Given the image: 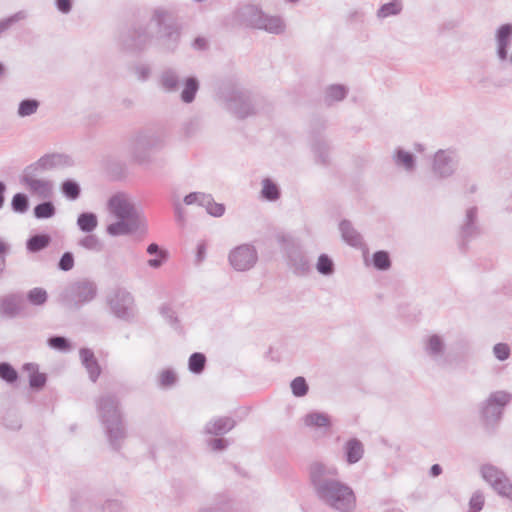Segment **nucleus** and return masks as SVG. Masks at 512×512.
Returning <instances> with one entry per match:
<instances>
[{"label":"nucleus","mask_w":512,"mask_h":512,"mask_svg":"<svg viewBox=\"0 0 512 512\" xmlns=\"http://www.w3.org/2000/svg\"><path fill=\"white\" fill-rule=\"evenodd\" d=\"M309 474L317 496L326 504L342 512L355 507L356 498L353 490L348 485L332 479L338 475L336 467L315 462L311 464Z\"/></svg>","instance_id":"f257e3e1"},{"label":"nucleus","mask_w":512,"mask_h":512,"mask_svg":"<svg viewBox=\"0 0 512 512\" xmlns=\"http://www.w3.org/2000/svg\"><path fill=\"white\" fill-rule=\"evenodd\" d=\"M109 215L116 219L106 227L109 236L130 235L147 230L143 212L124 194L112 196L107 203Z\"/></svg>","instance_id":"f03ea898"},{"label":"nucleus","mask_w":512,"mask_h":512,"mask_svg":"<svg viewBox=\"0 0 512 512\" xmlns=\"http://www.w3.org/2000/svg\"><path fill=\"white\" fill-rule=\"evenodd\" d=\"M97 412L113 449L118 450L125 438V428L119 401L113 394H104L97 400Z\"/></svg>","instance_id":"7ed1b4c3"},{"label":"nucleus","mask_w":512,"mask_h":512,"mask_svg":"<svg viewBox=\"0 0 512 512\" xmlns=\"http://www.w3.org/2000/svg\"><path fill=\"white\" fill-rule=\"evenodd\" d=\"M151 21L158 27L164 47L170 51L175 50L180 39V29L175 22L173 12L158 7L153 11Z\"/></svg>","instance_id":"20e7f679"},{"label":"nucleus","mask_w":512,"mask_h":512,"mask_svg":"<svg viewBox=\"0 0 512 512\" xmlns=\"http://www.w3.org/2000/svg\"><path fill=\"white\" fill-rule=\"evenodd\" d=\"M163 146V139L154 132H138L129 140L127 151L130 157L138 163L148 161L152 150Z\"/></svg>","instance_id":"39448f33"},{"label":"nucleus","mask_w":512,"mask_h":512,"mask_svg":"<svg viewBox=\"0 0 512 512\" xmlns=\"http://www.w3.org/2000/svg\"><path fill=\"white\" fill-rule=\"evenodd\" d=\"M97 293L94 282L89 280H78L70 283L62 292V300L67 304L80 306L93 300Z\"/></svg>","instance_id":"423d86ee"},{"label":"nucleus","mask_w":512,"mask_h":512,"mask_svg":"<svg viewBox=\"0 0 512 512\" xmlns=\"http://www.w3.org/2000/svg\"><path fill=\"white\" fill-rule=\"evenodd\" d=\"M512 395L506 391H495L481 405V415L487 424L497 423L504 407L511 401Z\"/></svg>","instance_id":"0eeeda50"},{"label":"nucleus","mask_w":512,"mask_h":512,"mask_svg":"<svg viewBox=\"0 0 512 512\" xmlns=\"http://www.w3.org/2000/svg\"><path fill=\"white\" fill-rule=\"evenodd\" d=\"M481 475L499 495L512 500V484L503 471L487 464L482 466Z\"/></svg>","instance_id":"6e6552de"},{"label":"nucleus","mask_w":512,"mask_h":512,"mask_svg":"<svg viewBox=\"0 0 512 512\" xmlns=\"http://www.w3.org/2000/svg\"><path fill=\"white\" fill-rule=\"evenodd\" d=\"M257 259L256 249L249 244L239 245L229 253V262L236 271L250 270L256 264Z\"/></svg>","instance_id":"1a4fd4ad"},{"label":"nucleus","mask_w":512,"mask_h":512,"mask_svg":"<svg viewBox=\"0 0 512 512\" xmlns=\"http://www.w3.org/2000/svg\"><path fill=\"white\" fill-rule=\"evenodd\" d=\"M458 157L454 150H438L433 158L432 170L439 178H448L454 174Z\"/></svg>","instance_id":"9d476101"},{"label":"nucleus","mask_w":512,"mask_h":512,"mask_svg":"<svg viewBox=\"0 0 512 512\" xmlns=\"http://www.w3.org/2000/svg\"><path fill=\"white\" fill-rule=\"evenodd\" d=\"M227 108L236 117L243 119L255 114V107L247 92L232 90L227 96Z\"/></svg>","instance_id":"9b49d317"},{"label":"nucleus","mask_w":512,"mask_h":512,"mask_svg":"<svg viewBox=\"0 0 512 512\" xmlns=\"http://www.w3.org/2000/svg\"><path fill=\"white\" fill-rule=\"evenodd\" d=\"M133 297L126 291L117 292L110 300L109 304L112 312L118 318L128 320L133 317Z\"/></svg>","instance_id":"f8f14e48"},{"label":"nucleus","mask_w":512,"mask_h":512,"mask_svg":"<svg viewBox=\"0 0 512 512\" xmlns=\"http://www.w3.org/2000/svg\"><path fill=\"white\" fill-rule=\"evenodd\" d=\"M25 308V300L21 294H8L0 299V313L8 318L19 316Z\"/></svg>","instance_id":"ddd939ff"},{"label":"nucleus","mask_w":512,"mask_h":512,"mask_svg":"<svg viewBox=\"0 0 512 512\" xmlns=\"http://www.w3.org/2000/svg\"><path fill=\"white\" fill-rule=\"evenodd\" d=\"M20 182L31 194L37 195L40 198H49L53 193L54 185L49 179L20 177Z\"/></svg>","instance_id":"4468645a"},{"label":"nucleus","mask_w":512,"mask_h":512,"mask_svg":"<svg viewBox=\"0 0 512 512\" xmlns=\"http://www.w3.org/2000/svg\"><path fill=\"white\" fill-rule=\"evenodd\" d=\"M424 351L436 363H443L446 352L443 337L438 334L429 335L424 341Z\"/></svg>","instance_id":"2eb2a0df"},{"label":"nucleus","mask_w":512,"mask_h":512,"mask_svg":"<svg viewBox=\"0 0 512 512\" xmlns=\"http://www.w3.org/2000/svg\"><path fill=\"white\" fill-rule=\"evenodd\" d=\"M43 172L47 173L54 169L69 166L71 160L63 154H46L34 162Z\"/></svg>","instance_id":"dca6fc26"},{"label":"nucleus","mask_w":512,"mask_h":512,"mask_svg":"<svg viewBox=\"0 0 512 512\" xmlns=\"http://www.w3.org/2000/svg\"><path fill=\"white\" fill-rule=\"evenodd\" d=\"M478 209L470 207L466 211V215L461 227V236L465 240L474 238L480 234V228L476 223Z\"/></svg>","instance_id":"f3484780"},{"label":"nucleus","mask_w":512,"mask_h":512,"mask_svg":"<svg viewBox=\"0 0 512 512\" xmlns=\"http://www.w3.org/2000/svg\"><path fill=\"white\" fill-rule=\"evenodd\" d=\"M254 28L265 30L271 34H281L285 31L286 25L279 16L263 14L261 19H258L256 23L254 22Z\"/></svg>","instance_id":"a211bd4d"},{"label":"nucleus","mask_w":512,"mask_h":512,"mask_svg":"<svg viewBox=\"0 0 512 512\" xmlns=\"http://www.w3.org/2000/svg\"><path fill=\"white\" fill-rule=\"evenodd\" d=\"M79 355L83 366L89 374L90 380L92 382H96L101 373V368L94 355V352L88 348H82L79 351Z\"/></svg>","instance_id":"6ab92c4d"},{"label":"nucleus","mask_w":512,"mask_h":512,"mask_svg":"<svg viewBox=\"0 0 512 512\" xmlns=\"http://www.w3.org/2000/svg\"><path fill=\"white\" fill-rule=\"evenodd\" d=\"M263 14L264 13L256 6L245 5L240 7L235 12V19L241 24H245L254 28V22L256 23L258 19H261Z\"/></svg>","instance_id":"aec40b11"},{"label":"nucleus","mask_w":512,"mask_h":512,"mask_svg":"<svg viewBox=\"0 0 512 512\" xmlns=\"http://www.w3.org/2000/svg\"><path fill=\"white\" fill-rule=\"evenodd\" d=\"M235 424V421L230 417H218L206 424L205 431L208 434L222 435L233 429Z\"/></svg>","instance_id":"412c9836"},{"label":"nucleus","mask_w":512,"mask_h":512,"mask_svg":"<svg viewBox=\"0 0 512 512\" xmlns=\"http://www.w3.org/2000/svg\"><path fill=\"white\" fill-rule=\"evenodd\" d=\"M345 459L349 464L359 462L364 454V447L360 440L356 438L349 439L343 447Z\"/></svg>","instance_id":"4be33fe9"},{"label":"nucleus","mask_w":512,"mask_h":512,"mask_svg":"<svg viewBox=\"0 0 512 512\" xmlns=\"http://www.w3.org/2000/svg\"><path fill=\"white\" fill-rule=\"evenodd\" d=\"M288 260L289 265L293 268L296 274L303 275L310 269L307 257L300 250H291L288 254Z\"/></svg>","instance_id":"5701e85b"},{"label":"nucleus","mask_w":512,"mask_h":512,"mask_svg":"<svg viewBox=\"0 0 512 512\" xmlns=\"http://www.w3.org/2000/svg\"><path fill=\"white\" fill-rule=\"evenodd\" d=\"M339 229L343 240L349 245L358 247L362 244L361 235L354 229L349 221L343 220L339 225Z\"/></svg>","instance_id":"b1692460"},{"label":"nucleus","mask_w":512,"mask_h":512,"mask_svg":"<svg viewBox=\"0 0 512 512\" xmlns=\"http://www.w3.org/2000/svg\"><path fill=\"white\" fill-rule=\"evenodd\" d=\"M179 76L173 69H166L160 75V85L167 92H175L179 88Z\"/></svg>","instance_id":"393cba45"},{"label":"nucleus","mask_w":512,"mask_h":512,"mask_svg":"<svg viewBox=\"0 0 512 512\" xmlns=\"http://www.w3.org/2000/svg\"><path fill=\"white\" fill-rule=\"evenodd\" d=\"M77 245L87 251L94 253H100L104 248V244L101 239L92 233H87V235L80 238L77 241Z\"/></svg>","instance_id":"a878e982"},{"label":"nucleus","mask_w":512,"mask_h":512,"mask_svg":"<svg viewBox=\"0 0 512 512\" xmlns=\"http://www.w3.org/2000/svg\"><path fill=\"white\" fill-rule=\"evenodd\" d=\"M77 226L82 232L92 233L98 226L96 214L92 212H83L77 218Z\"/></svg>","instance_id":"bb28decb"},{"label":"nucleus","mask_w":512,"mask_h":512,"mask_svg":"<svg viewBox=\"0 0 512 512\" xmlns=\"http://www.w3.org/2000/svg\"><path fill=\"white\" fill-rule=\"evenodd\" d=\"M199 89V82L195 77L186 79L184 88L181 92L180 98L184 103H191L195 99L196 93Z\"/></svg>","instance_id":"cd10ccee"},{"label":"nucleus","mask_w":512,"mask_h":512,"mask_svg":"<svg viewBox=\"0 0 512 512\" xmlns=\"http://www.w3.org/2000/svg\"><path fill=\"white\" fill-rule=\"evenodd\" d=\"M51 241V237L47 234H37L27 240L26 247L28 251L36 253L45 249Z\"/></svg>","instance_id":"c85d7f7f"},{"label":"nucleus","mask_w":512,"mask_h":512,"mask_svg":"<svg viewBox=\"0 0 512 512\" xmlns=\"http://www.w3.org/2000/svg\"><path fill=\"white\" fill-rule=\"evenodd\" d=\"M403 5L401 0H393L389 3L383 4L377 11V17L379 19H384L390 16H395L400 14L402 11Z\"/></svg>","instance_id":"c756f323"},{"label":"nucleus","mask_w":512,"mask_h":512,"mask_svg":"<svg viewBox=\"0 0 512 512\" xmlns=\"http://www.w3.org/2000/svg\"><path fill=\"white\" fill-rule=\"evenodd\" d=\"M304 424L308 427H329L330 419L324 413L312 412L304 417Z\"/></svg>","instance_id":"7c9ffc66"},{"label":"nucleus","mask_w":512,"mask_h":512,"mask_svg":"<svg viewBox=\"0 0 512 512\" xmlns=\"http://www.w3.org/2000/svg\"><path fill=\"white\" fill-rule=\"evenodd\" d=\"M27 371H31L29 384L33 389H41L46 383V376L43 373L37 372V366L32 363H27L23 367Z\"/></svg>","instance_id":"2f4dec72"},{"label":"nucleus","mask_w":512,"mask_h":512,"mask_svg":"<svg viewBox=\"0 0 512 512\" xmlns=\"http://www.w3.org/2000/svg\"><path fill=\"white\" fill-rule=\"evenodd\" d=\"M347 95V88L343 85H331L326 89L325 101L331 104L335 101L343 100Z\"/></svg>","instance_id":"473e14b6"},{"label":"nucleus","mask_w":512,"mask_h":512,"mask_svg":"<svg viewBox=\"0 0 512 512\" xmlns=\"http://www.w3.org/2000/svg\"><path fill=\"white\" fill-rule=\"evenodd\" d=\"M397 166H402L406 171H412L415 167L414 157L411 153L398 149L394 155Z\"/></svg>","instance_id":"72a5a7b5"},{"label":"nucleus","mask_w":512,"mask_h":512,"mask_svg":"<svg viewBox=\"0 0 512 512\" xmlns=\"http://www.w3.org/2000/svg\"><path fill=\"white\" fill-rule=\"evenodd\" d=\"M47 300L48 293L44 288L35 287L27 293V301L33 306H43Z\"/></svg>","instance_id":"f704fd0d"},{"label":"nucleus","mask_w":512,"mask_h":512,"mask_svg":"<svg viewBox=\"0 0 512 512\" xmlns=\"http://www.w3.org/2000/svg\"><path fill=\"white\" fill-rule=\"evenodd\" d=\"M261 195L269 201H276L280 197V191L272 180L265 178L262 181Z\"/></svg>","instance_id":"c9c22d12"},{"label":"nucleus","mask_w":512,"mask_h":512,"mask_svg":"<svg viewBox=\"0 0 512 512\" xmlns=\"http://www.w3.org/2000/svg\"><path fill=\"white\" fill-rule=\"evenodd\" d=\"M61 192L67 199L74 201L79 198L81 188L76 181L69 179L61 184Z\"/></svg>","instance_id":"e433bc0d"},{"label":"nucleus","mask_w":512,"mask_h":512,"mask_svg":"<svg viewBox=\"0 0 512 512\" xmlns=\"http://www.w3.org/2000/svg\"><path fill=\"white\" fill-rule=\"evenodd\" d=\"M56 209L52 202L45 201L34 207V216L37 219H48L55 215Z\"/></svg>","instance_id":"4c0bfd02"},{"label":"nucleus","mask_w":512,"mask_h":512,"mask_svg":"<svg viewBox=\"0 0 512 512\" xmlns=\"http://www.w3.org/2000/svg\"><path fill=\"white\" fill-rule=\"evenodd\" d=\"M206 357L202 353L195 352L189 358V370L192 373L199 374L204 370Z\"/></svg>","instance_id":"58836bf2"},{"label":"nucleus","mask_w":512,"mask_h":512,"mask_svg":"<svg viewBox=\"0 0 512 512\" xmlns=\"http://www.w3.org/2000/svg\"><path fill=\"white\" fill-rule=\"evenodd\" d=\"M290 387L292 390V393L296 397H303L308 393V384L304 377L298 376L294 378L291 383Z\"/></svg>","instance_id":"ea45409f"},{"label":"nucleus","mask_w":512,"mask_h":512,"mask_svg":"<svg viewBox=\"0 0 512 512\" xmlns=\"http://www.w3.org/2000/svg\"><path fill=\"white\" fill-rule=\"evenodd\" d=\"M39 103L34 99H26L20 102L18 108V115L26 117L34 114L38 109Z\"/></svg>","instance_id":"a19ab883"},{"label":"nucleus","mask_w":512,"mask_h":512,"mask_svg":"<svg viewBox=\"0 0 512 512\" xmlns=\"http://www.w3.org/2000/svg\"><path fill=\"white\" fill-rule=\"evenodd\" d=\"M316 268L322 275H331L334 272L333 261L326 254L319 256Z\"/></svg>","instance_id":"79ce46f5"},{"label":"nucleus","mask_w":512,"mask_h":512,"mask_svg":"<svg viewBox=\"0 0 512 512\" xmlns=\"http://www.w3.org/2000/svg\"><path fill=\"white\" fill-rule=\"evenodd\" d=\"M0 378L7 383H14L18 379V372L7 362L0 363Z\"/></svg>","instance_id":"37998d69"},{"label":"nucleus","mask_w":512,"mask_h":512,"mask_svg":"<svg viewBox=\"0 0 512 512\" xmlns=\"http://www.w3.org/2000/svg\"><path fill=\"white\" fill-rule=\"evenodd\" d=\"M12 209L18 213H24L28 210V197L23 193H17L13 196L11 202Z\"/></svg>","instance_id":"c03bdc74"},{"label":"nucleus","mask_w":512,"mask_h":512,"mask_svg":"<svg viewBox=\"0 0 512 512\" xmlns=\"http://www.w3.org/2000/svg\"><path fill=\"white\" fill-rule=\"evenodd\" d=\"M27 13L25 11H19L5 19L0 20V34L8 30L15 23L26 19Z\"/></svg>","instance_id":"a18cd8bd"},{"label":"nucleus","mask_w":512,"mask_h":512,"mask_svg":"<svg viewBox=\"0 0 512 512\" xmlns=\"http://www.w3.org/2000/svg\"><path fill=\"white\" fill-rule=\"evenodd\" d=\"M373 264L378 270H387L390 265V258L387 252L377 251L373 255Z\"/></svg>","instance_id":"49530a36"},{"label":"nucleus","mask_w":512,"mask_h":512,"mask_svg":"<svg viewBox=\"0 0 512 512\" xmlns=\"http://www.w3.org/2000/svg\"><path fill=\"white\" fill-rule=\"evenodd\" d=\"M184 203L186 205L197 204L202 206L203 204L209 203V194L202 192H192L184 197Z\"/></svg>","instance_id":"de8ad7c7"},{"label":"nucleus","mask_w":512,"mask_h":512,"mask_svg":"<svg viewBox=\"0 0 512 512\" xmlns=\"http://www.w3.org/2000/svg\"><path fill=\"white\" fill-rule=\"evenodd\" d=\"M202 207H205L208 214L214 217H220L225 212V207L221 203L214 202L212 196L209 194V203L203 204Z\"/></svg>","instance_id":"09e8293b"},{"label":"nucleus","mask_w":512,"mask_h":512,"mask_svg":"<svg viewBox=\"0 0 512 512\" xmlns=\"http://www.w3.org/2000/svg\"><path fill=\"white\" fill-rule=\"evenodd\" d=\"M198 512H234V503L231 500L221 501L214 507L202 508Z\"/></svg>","instance_id":"8fccbe9b"},{"label":"nucleus","mask_w":512,"mask_h":512,"mask_svg":"<svg viewBox=\"0 0 512 512\" xmlns=\"http://www.w3.org/2000/svg\"><path fill=\"white\" fill-rule=\"evenodd\" d=\"M48 345L55 350L67 351L70 348L69 341L62 336H53L48 339Z\"/></svg>","instance_id":"3c124183"},{"label":"nucleus","mask_w":512,"mask_h":512,"mask_svg":"<svg viewBox=\"0 0 512 512\" xmlns=\"http://www.w3.org/2000/svg\"><path fill=\"white\" fill-rule=\"evenodd\" d=\"M45 172L42 171L41 168H39L35 163H32L28 166L25 167V169L23 170V173L21 175V177H26V178H36V179H46L45 178Z\"/></svg>","instance_id":"603ef678"},{"label":"nucleus","mask_w":512,"mask_h":512,"mask_svg":"<svg viewBox=\"0 0 512 512\" xmlns=\"http://www.w3.org/2000/svg\"><path fill=\"white\" fill-rule=\"evenodd\" d=\"M177 377L174 371L164 370L159 375V386L165 388L170 387L176 383Z\"/></svg>","instance_id":"864d4df0"},{"label":"nucleus","mask_w":512,"mask_h":512,"mask_svg":"<svg viewBox=\"0 0 512 512\" xmlns=\"http://www.w3.org/2000/svg\"><path fill=\"white\" fill-rule=\"evenodd\" d=\"M160 314L173 327H177L178 319L175 311L167 304L160 307Z\"/></svg>","instance_id":"5fc2aeb1"},{"label":"nucleus","mask_w":512,"mask_h":512,"mask_svg":"<svg viewBox=\"0 0 512 512\" xmlns=\"http://www.w3.org/2000/svg\"><path fill=\"white\" fill-rule=\"evenodd\" d=\"M493 354L499 361H505L510 356V347L506 343H497L493 347Z\"/></svg>","instance_id":"6e6d98bb"},{"label":"nucleus","mask_w":512,"mask_h":512,"mask_svg":"<svg viewBox=\"0 0 512 512\" xmlns=\"http://www.w3.org/2000/svg\"><path fill=\"white\" fill-rule=\"evenodd\" d=\"M149 39L150 37L145 30H136L134 32V43L130 46L134 49L140 50L147 44Z\"/></svg>","instance_id":"4d7b16f0"},{"label":"nucleus","mask_w":512,"mask_h":512,"mask_svg":"<svg viewBox=\"0 0 512 512\" xmlns=\"http://www.w3.org/2000/svg\"><path fill=\"white\" fill-rule=\"evenodd\" d=\"M74 267V256L71 252H65L61 256L58 268L62 271H70Z\"/></svg>","instance_id":"13d9d810"},{"label":"nucleus","mask_w":512,"mask_h":512,"mask_svg":"<svg viewBox=\"0 0 512 512\" xmlns=\"http://www.w3.org/2000/svg\"><path fill=\"white\" fill-rule=\"evenodd\" d=\"M470 512H479L484 505V497L482 493L475 492L469 502Z\"/></svg>","instance_id":"bf43d9fd"},{"label":"nucleus","mask_w":512,"mask_h":512,"mask_svg":"<svg viewBox=\"0 0 512 512\" xmlns=\"http://www.w3.org/2000/svg\"><path fill=\"white\" fill-rule=\"evenodd\" d=\"M313 151L320 159L322 163H325L327 160L328 146L325 142H316L313 145Z\"/></svg>","instance_id":"052dcab7"},{"label":"nucleus","mask_w":512,"mask_h":512,"mask_svg":"<svg viewBox=\"0 0 512 512\" xmlns=\"http://www.w3.org/2000/svg\"><path fill=\"white\" fill-rule=\"evenodd\" d=\"M134 73L139 80L145 81L150 76V68L145 64H139L134 67Z\"/></svg>","instance_id":"680f3d73"},{"label":"nucleus","mask_w":512,"mask_h":512,"mask_svg":"<svg viewBox=\"0 0 512 512\" xmlns=\"http://www.w3.org/2000/svg\"><path fill=\"white\" fill-rule=\"evenodd\" d=\"M173 206H174L176 220L181 225H183L185 223V218H186V213H185L184 207L182 206V204L179 201H175Z\"/></svg>","instance_id":"e2e57ef3"},{"label":"nucleus","mask_w":512,"mask_h":512,"mask_svg":"<svg viewBox=\"0 0 512 512\" xmlns=\"http://www.w3.org/2000/svg\"><path fill=\"white\" fill-rule=\"evenodd\" d=\"M209 446L213 451H221L228 446V441L223 438L212 439L209 441Z\"/></svg>","instance_id":"0e129e2a"},{"label":"nucleus","mask_w":512,"mask_h":512,"mask_svg":"<svg viewBox=\"0 0 512 512\" xmlns=\"http://www.w3.org/2000/svg\"><path fill=\"white\" fill-rule=\"evenodd\" d=\"M147 253L150 255L160 256L161 258H164V259L167 258V253L165 251L161 250L160 247L156 243H151L148 245Z\"/></svg>","instance_id":"69168bd1"},{"label":"nucleus","mask_w":512,"mask_h":512,"mask_svg":"<svg viewBox=\"0 0 512 512\" xmlns=\"http://www.w3.org/2000/svg\"><path fill=\"white\" fill-rule=\"evenodd\" d=\"M56 6L60 12L67 14L71 11V0H57Z\"/></svg>","instance_id":"338daca9"},{"label":"nucleus","mask_w":512,"mask_h":512,"mask_svg":"<svg viewBox=\"0 0 512 512\" xmlns=\"http://www.w3.org/2000/svg\"><path fill=\"white\" fill-rule=\"evenodd\" d=\"M193 47L198 50H204L207 48V40L203 37H197L193 42Z\"/></svg>","instance_id":"774afa93"}]
</instances>
